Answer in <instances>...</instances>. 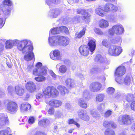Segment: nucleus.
Segmentation results:
<instances>
[{
  "mask_svg": "<svg viewBox=\"0 0 135 135\" xmlns=\"http://www.w3.org/2000/svg\"><path fill=\"white\" fill-rule=\"evenodd\" d=\"M30 44V41L25 40L21 42L18 46V49L19 50L21 51L22 53H26L24 59L27 61L33 59L34 60L35 59L34 54L32 52L33 47Z\"/></svg>",
  "mask_w": 135,
  "mask_h": 135,
  "instance_id": "f257e3e1",
  "label": "nucleus"
},
{
  "mask_svg": "<svg viewBox=\"0 0 135 135\" xmlns=\"http://www.w3.org/2000/svg\"><path fill=\"white\" fill-rule=\"evenodd\" d=\"M69 39L67 37L58 36H50L48 39L49 45L51 46L57 45L66 46L69 43Z\"/></svg>",
  "mask_w": 135,
  "mask_h": 135,
  "instance_id": "f03ea898",
  "label": "nucleus"
},
{
  "mask_svg": "<svg viewBox=\"0 0 135 135\" xmlns=\"http://www.w3.org/2000/svg\"><path fill=\"white\" fill-rule=\"evenodd\" d=\"M43 93L46 98L56 97L59 94L57 89L52 86H49L43 89Z\"/></svg>",
  "mask_w": 135,
  "mask_h": 135,
  "instance_id": "7ed1b4c3",
  "label": "nucleus"
},
{
  "mask_svg": "<svg viewBox=\"0 0 135 135\" xmlns=\"http://www.w3.org/2000/svg\"><path fill=\"white\" fill-rule=\"evenodd\" d=\"M122 51L121 47L115 45H111L108 46V54L112 56H117L119 55Z\"/></svg>",
  "mask_w": 135,
  "mask_h": 135,
  "instance_id": "20e7f679",
  "label": "nucleus"
},
{
  "mask_svg": "<svg viewBox=\"0 0 135 135\" xmlns=\"http://www.w3.org/2000/svg\"><path fill=\"white\" fill-rule=\"evenodd\" d=\"M126 72L125 67L123 66L118 67L116 70L115 76L116 81L119 84H122L123 80H121V76L124 75Z\"/></svg>",
  "mask_w": 135,
  "mask_h": 135,
  "instance_id": "39448f33",
  "label": "nucleus"
},
{
  "mask_svg": "<svg viewBox=\"0 0 135 135\" xmlns=\"http://www.w3.org/2000/svg\"><path fill=\"white\" fill-rule=\"evenodd\" d=\"M124 31V29L123 26L120 24H119L114 25L112 28L110 29L109 33L112 35L114 34L119 35L123 33Z\"/></svg>",
  "mask_w": 135,
  "mask_h": 135,
  "instance_id": "423d86ee",
  "label": "nucleus"
},
{
  "mask_svg": "<svg viewBox=\"0 0 135 135\" xmlns=\"http://www.w3.org/2000/svg\"><path fill=\"white\" fill-rule=\"evenodd\" d=\"M132 119L128 115H124L119 116L118 119V122L121 124L128 125L131 124Z\"/></svg>",
  "mask_w": 135,
  "mask_h": 135,
  "instance_id": "0eeeda50",
  "label": "nucleus"
},
{
  "mask_svg": "<svg viewBox=\"0 0 135 135\" xmlns=\"http://www.w3.org/2000/svg\"><path fill=\"white\" fill-rule=\"evenodd\" d=\"M5 103H7V107L8 110L12 112L17 111L18 107L16 103L8 100H5Z\"/></svg>",
  "mask_w": 135,
  "mask_h": 135,
  "instance_id": "6e6552de",
  "label": "nucleus"
},
{
  "mask_svg": "<svg viewBox=\"0 0 135 135\" xmlns=\"http://www.w3.org/2000/svg\"><path fill=\"white\" fill-rule=\"evenodd\" d=\"M77 12L78 14L84 15L83 19L85 22L88 23L89 22L90 15L85 10L81 9H78L77 10Z\"/></svg>",
  "mask_w": 135,
  "mask_h": 135,
  "instance_id": "1a4fd4ad",
  "label": "nucleus"
},
{
  "mask_svg": "<svg viewBox=\"0 0 135 135\" xmlns=\"http://www.w3.org/2000/svg\"><path fill=\"white\" fill-rule=\"evenodd\" d=\"M117 6L110 3L106 4L104 7V10L105 12H114L117 11Z\"/></svg>",
  "mask_w": 135,
  "mask_h": 135,
  "instance_id": "9d476101",
  "label": "nucleus"
},
{
  "mask_svg": "<svg viewBox=\"0 0 135 135\" xmlns=\"http://www.w3.org/2000/svg\"><path fill=\"white\" fill-rule=\"evenodd\" d=\"M9 123V120L7 115L1 113L0 115V129Z\"/></svg>",
  "mask_w": 135,
  "mask_h": 135,
  "instance_id": "9b49d317",
  "label": "nucleus"
},
{
  "mask_svg": "<svg viewBox=\"0 0 135 135\" xmlns=\"http://www.w3.org/2000/svg\"><path fill=\"white\" fill-rule=\"evenodd\" d=\"M23 40L20 41L18 40H7L6 42V49H10L13 47V46L18 44L17 47L18 46L21 44V42L23 41Z\"/></svg>",
  "mask_w": 135,
  "mask_h": 135,
  "instance_id": "f8f14e48",
  "label": "nucleus"
},
{
  "mask_svg": "<svg viewBox=\"0 0 135 135\" xmlns=\"http://www.w3.org/2000/svg\"><path fill=\"white\" fill-rule=\"evenodd\" d=\"M47 68L46 67H43L41 69L39 68H36L33 71V74L34 75L37 76L40 75H46L47 74Z\"/></svg>",
  "mask_w": 135,
  "mask_h": 135,
  "instance_id": "ddd939ff",
  "label": "nucleus"
},
{
  "mask_svg": "<svg viewBox=\"0 0 135 135\" xmlns=\"http://www.w3.org/2000/svg\"><path fill=\"white\" fill-rule=\"evenodd\" d=\"M101 87L102 85L100 84L98 82H95L90 84V88L91 91L95 92L100 90Z\"/></svg>",
  "mask_w": 135,
  "mask_h": 135,
  "instance_id": "4468645a",
  "label": "nucleus"
},
{
  "mask_svg": "<svg viewBox=\"0 0 135 135\" xmlns=\"http://www.w3.org/2000/svg\"><path fill=\"white\" fill-rule=\"evenodd\" d=\"M60 13V11L57 9L50 10L48 13V16L51 18H55L59 15Z\"/></svg>",
  "mask_w": 135,
  "mask_h": 135,
  "instance_id": "2eb2a0df",
  "label": "nucleus"
},
{
  "mask_svg": "<svg viewBox=\"0 0 135 135\" xmlns=\"http://www.w3.org/2000/svg\"><path fill=\"white\" fill-rule=\"evenodd\" d=\"M78 117L81 119L85 121L89 120L90 117L89 116L82 110H79L78 112Z\"/></svg>",
  "mask_w": 135,
  "mask_h": 135,
  "instance_id": "dca6fc26",
  "label": "nucleus"
},
{
  "mask_svg": "<svg viewBox=\"0 0 135 135\" xmlns=\"http://www.w3.org/2000/svg\"><path fill=\"white\" fill-rule=\"evenodd\" d=\"M49 104L51 107L54 108H57L61 105L62 102L60 100L56 99H52L49 102Z\"/></svg>",
  "mask_w": 135,
  "mask_h": 135,
  "instance_id": "f3484780",
  "label": "nucleus"
},
{
  "mask_svg": "<svg viewBox=\"0 0 135 135\" xmlns=\"http://www.w3.org/2000/svg\"><path fill=\"white\" fill-rule=\"evenodd\" d=\"M26 87L27 90L31 92L34 91L36 89V85L32 81L27 82L26 84Z\"/></svg>",
  "mask_w": 135,
  "mask_h": 135,
  "instance_id": "a211bd4d",
  "label": "nucleus"
},
{
  "mask_svg": "<svg viewBox=\"0 0 135 135\" xmlns=\"http://www.w3.org/2000/svg\"><path fill=\"white\" fill-rule=\"evenodd\" d=\"M80 53L84 56H87L89 54V49L86 45H82L79 48Z\"/></svg>",
  "mask_w": 135,
  "mask_h": 135,
  "instance_id": "6ab92c4d",
  "label": "nucleus"
},
{
  "mask_svg": "<svg viewBox=\"0 0 135 135\" xmlns=\"http://www.w3.org/2000/svg\"><path fill=\"white\" fill-rule=\"evenodd\" d=\"M53 56L50 55V57L52 60H60L61 59V56L60 55V51L57 50H54L53 53Z\"/></svg>",
  "mask_w": 135,
  "mask_h": 135,
  "instance_id": "aec40b11",
  "label": "nucleus"
},
{
  "mask_svg": "<svg viewBox=\"0 0 135 135\" xmlns=\"http://www.w3.org/2000/svg\"><path fill=\"white\" fill-rule=\"evenodd\" d=\"M57 88L60 91L61 94L62 96H64L69 91L66 87L64 86L59 85L57 87Z\"/></svg>",
  "mask_w": 135,
  "mask_h": 135,
  "instance_id": "412c9836",
  "label": "nucleus"
},
{
  "mask_svg": "<svg viewBox=\"0 0 135 135\" xmlns=\"http://www.w3.org/2000/svg\"><path fill=\"white\" fill-rule=\"evenodd\" d=\"M98 25L101 28H105L109 26V23L107 21L104 19H102L99 21Z\"/></svg>",
  "mask_w": 135,
  "mask_h": 135,
  "instance_id": "4be33fe9",
  "label": "nucleus"
},
{
  "mask_svg": "<svg viewBox=\"0 0 135 135\" xmlns=\"http://www.w3.org/2000/svg\"><path fill=\"white\" fill-rule=\"evenodd\" d=\"M103 125L106 128L112 127L114 128L116 127V124L112 121H105L103 122Z\"/></svg>",
  "mask_w": 135,
  "mask_h": 135,
  "instance_id": "5701e85b",
  "label": "nucleus"
},
{
  "mask_svg": "<svg viewBox=\"0 0 135 135\" xmlns=\"http://www.w3.org/2000/svg\"><path fill=\"white\" fill-rule=\"evenodd\" d=\"M31 107V105L27 103H22L21 104L20 109L22 112L30 109Z\"/></svg>",
  "mask_w": 135,
  "mask_h": 135,
  "instance_id": "b1692460",
  "label": "nucleus"
},
{
  "mask_svg": "<svg viewBox=\"0 0 135 135\" xmlns=\"http://www.w3.org/2000/svg\"><path fill=\"white\" fill-rule=\"evenodd\" d=\"M90 115L92 117L97 119H98L100 118V115L98 113L97 111L93 109H91L90 110Z\"/></svg>",
  "mask_w": 135,
  "mask_h": 135,
  "instance_id": "393cba45",
  "label": "nucleus"
},
{
  "mask_svg": "<svg viewBox=\"0 0 135 135\" xmlns=\"http://www.w3.org/2000/svg\"><path fill=\"white\" fill-rule=\"evenodd\" d=\"M89 49L91 52H93L95 50L96 45L95 40L94 39L90 40L88 43Z\"/></svg>",
  "mask_w": 135,
  "mask_h": 135,
  "instance_id": "a878e982",
  "label": "nucleus"
},
{
  "mask_svg": "<svg viewBox=\"0 0 135 135\" xmlns=\"http://www.w3.org/2000/svg\"><path fill=\"white\" fill-rule=\"evenodd\" d=\"M15 90L16 94L19 96L22 95L24 93V90L23 89L18 86H15Z\"/></svg>",
  "mask_w": 135,
  "mask_h": 135,
  "instance_id": "bb28decb",
  "label": "nucleus"
},
{
  "mask_svg": "<svg viewBox=\"0 0 135 135\" xmlns=\"http://www.w3.org/2000/svg\"><path fill=\"white\" fill-rule=\"evenodd\" d=\"M78 104L79 105L83 108L86 109L88 105L87 103L83 98H80L79 99Z\"/></svg>",
  "mask_w": 135,
  "mask_h": 135,
  "instance_id": "cd10ccee",
  "label": "nucleus"
},
{
  "mask_svg": "<svg viewBox=\"0 0 135 135\" xmlns=\"http://www.w3.org/2000/svg\"><path fill=\"white\" fill-rule=\"evenodd\" d=\"M86 30V28H84L83 30L80 32H76L75 35V37L79 38H81L84 35Z\"/></svg>",
  "mask_w": 135,
  "mask_h": 135,
  "instance_id": "c85d7f7f",
  "label": "nucleus"
},
{
  "mask_svg": "<svg viewBox=\"0 0 135 135\" xmlns=\"http://www.w3.org/2000/svg\"><path fill=\"white\" fill-rule=\"evenodd\" d=\"M105 10L104 11L103 9L100 7L96 8L95 11L96 14L102 16H103L105 15Z\"/></svg>",
  "mask_w": 135,
  "mask_h": 135,
  "instance_id": "c756f323",
  "label": "nucleus"
},
{
  "mask_svg": "<svg viewBox=\"0 0 135 135\" xmlns=\"http://www.w3.org/2000/svg\"><path fill=\"white\" fill-rule=\"evenodd\" d=\"M61 32L60 27L55 28H53L49 32V34L50 35L51 33V34H57L60 33Z\"/></svg>",
  "mask_w": 135,
  "mask_h": 135,
  "instance_id": "7c9ffc66",
  "label": "nucleus"
},
{
  "mask_svg": "<svg viewBox=\"0 0 135 135\" xmlns=\"http://www.w3.org/2000/svg\"><path fill=\"white\" fill-rule=\"evenodd\" d=\"M50 123L49 120L47 119H42L38 122V124L41 126H46L48 125Z\"/></svg>",
  "mask_w": 135,
  "mask_h": 135,
  "instance_id": "2f4dec72",
  "label": "nucleus"
},
{
  "mask_svg": "<svg viewBox=\"0 0 135 135\" xmlns=\"http://www.w3.org/2000/svg\"><path fill=\"white\" fill-rule=\"evenodd\" d=\"M5 5L3 4L0 5V9L3 10L4 13L6 16L9 15L10 13V11L9 9V8L8 7L7 8L4 9V7H5Z\"/></svg>",
  "mask_w": 135,
  "mask_h": 135,
  "instance_id": "473e14b6",
  "label": "nucleus"
},
{
  "mask_svg": "<svg viewBox=\"0 0 135 135\" xmlns=\"http://www.w3.org/2000/svg\"><path fill=\"white\" fill-rule=\"evenodd\" d=\"M132 79V78L131 75H127L124 78V81L121 79V80H123V82L122 84L124 83L126 85L129 84L130 83Z\"/></svg>",
  "mask_w": 135,
  "mask_h": 135,
  "instance_id": "72a5a7b5",
  "label": "nucleus"
},
{
  "mask_svg": "<svg viewBox=\"0 0 135 135\" xmlns=\"http://www.w3.org/2000/svg\"><path fill=\"white\" fill-rule=\"evenodd\" d=\"M105 96L102 94H100L97 95L95 98L97 102H101L103 101Z\"/></svg>",
  "mask_w": 135,
  "mask_h": 135,
  "instance_id": "f704fd0d",
  "label": "nucleus"
},
{
  "mask_svg": "<svg viewBox=\"0 0 135 135\" xmlns=\"http://www.w3.org/2000/svg\"><path fill=\"white\" fill-rule=\"evenodd\" d=\"M66 84L68 87L70 88L74 86V83L73 80L70 78H68L66 81Z\"/></svg>",
  "mask_w": 135,
  "mask_h": 135,
  "instance_id": "c9c22d12",
  "label": "nucleus"
},
{
  "mask_svg": "<svg viewBox=\"0 0 135 135\" xmlns=\"http://www.w3.org/2000/svg\"><path fill=\"white\" fill-rule=\"evenodd\" d=\"M60 2L59 0H46V2L47 4L49 6H52L54 4H59Z\"/></svg>",
  "mask_w": 135,
  "mask_h": 135,
  "instance_id": "e433bc0d",
  "label": "nucleus"
},
{
  "mask_svg": "<svg viewBox=\"0 0 135 135\" xmlns=\"http://www.w3.org/2000/svg\"><path fill=\"white\" fill-rule=\"evenodd\" d=\"M105 108V104L101 103L99 105L97 108L98 110L101 113H103Z\"/></svg>",
  "mask_w": 135,
  "mask_h": 135,
  "instance_id": "4c0bfd02",
  "label": "nucleus"
},
{
  "mask_svg": "<svg viewBox=\"0 0 135 135\" xmlns=\"http://www.w3.org/2000/svg\"><path fill=\"white\" fill-rule=\"evenodd\" d=\"M67 70V68L65 65L60 66L59 68V72L62 74L65 73L66 72Z\"/></svg>",
  "mask_w": 135,
  "mask_h": 135,
  "instance_id": "58836bf2",
  "label": "nucleus"
},
{
  "mask_svg": "<svg viewBox=\"0 0 135 135\" xmlns=\"http://www.w3.org/2000/svg\"><path fill=\"white\" fill-rule=\"evenodd\" d=\"M82 97L83 99L86 100H88L89 99V93L87 90H85L83 94Z\"/></svg>",
  "mask_w": 135,
  "mask_h": 135,
  "instance_id": "ea45409f",
  "label": "nucleus"
},
{
  "mask_svg": "<svg viewBox=\"0 0 135 135\" xmlns=\"http://www.w3.org/2000/svg\"><path fill=\"white\" fill-rule=\"evenodd\" d=\"M68 122L69 124H74L78 128H79L80 126V124L73 119H69L68 120Z\"/></svg>",
  "mask_w": 135,
  "mask_h": 135,
  "instance_id": "a19ab883",
  "label": "nucleus"
},
{
  "mask_svg": "<svg viewBox=\"0 0 135 135\" xmlns=\"http://www.w3.org/2000/svg\"><path fill=\"white\" fill-rule=\"evenodd\" d=\"M105 135H115L114 131L112 130L107 129L104 132Z\"/></svg>",
  "mask_w": 135,
  "mask_h": 135,
  "instance_id": "79ce46f5",
  "label": "nucleus"
},
{
  "mask_svg": "<svg viewBox=\"0 0 135 135\" xmlns=\"http://www.w3.org/2000/svg\"><path fill=\"white\" fill-rule=\"evenodd\" d=\"M95 59L101 62H103L104 60V59L100 55H98L96 56Z\"/></svg>",
  "mask_w": 135,
  "mask_h": 135,
  "instance_id": "37998d69",
  "label": "nucleus"
},
{
  "mask_svg": "<svg viewBox=\"0 0 135 135\" xmlns=\"http://www.w3.org/2000/svg\"><path fill=\"white\" fill-rule=\"evenodd\" d=\"M34 79L37 81L41 82L44 80L45 79V78L44 76H41L36 77Z\"/></svg>",
  "mask_w": 135,
  "mask_h": 135,
  "instance_id": "c03bdc74",
  "label": "nucleus"
},
{
  "mask_svg": "<svg viewBox=\"0 0 135 135\" xmlns=\"http://www.w3.org/2000/svg\"><path fill=\"white\" fill-rule=\"evenodd\" d=\"M3 4L5 5L11 6L12 4V1L11 0H4L3 2Z\"/></svg>",
  "mask_w": 135,
  "mask_h": 135,
  "instance_id": "a18cd8bd",
  "label": "nucleus"
},
{
  "mask_svg": "<svg viewBox=\"0 0 135 135\" xmlns=\"http://www.w3.org/2000/svg\"><path fill=\"white\" fill-rule=\"evenodd\" d=\"M35 120V118L33 116H31L29 118L28 122L30 124H32L34 123Z\"/></svg>",
  "mask_w": 135,
  "mask_h": 135,
  "instance_id": "49530a36",
  "label": "nucleus"
},
{
  "mask_svg": "<svg viewBox=\"0 0 135 135\" xmlns=\"http://www.w3.org/2000/svg\"><path fill=\"white\" fill-rule=\"evenodd\" d=\"M60 28L61 30V32L62 31H63L64 32L67 34H69V31L68 28L63 26L60 27Z\"/></svg>",
  "mask_w": 135,
  "mask_h": 135,
  "instance_id": "de8ad7c7",
  "label": "nucleus"
},
{
  "mask_svg": "<svg viewBox=\"0 0 135 135\" xmlns=\"http://www.w3.org/2000/svg\"><path fill=\"white\" fill-rule=\"evenodd\" d=\"M14 89L12 86H9L7 88V90L9 94L12 95L14 91Z\"/></svg>",
  "mask_w": 135,
  "mask_h": 135,
  "instance_id": "09e8293b",
  "label": "nucleus"
},
{
  "mask_svg": "<svg viewBox=\"0 0 135 135\" xmlns=\"http://www.w3.org/2000/svg\"><path fill=\"white\" fill-rule=\"evenodd\" d=\"M94 31L96 34L99 35H102L103 34V32L99 28H95L94 29Z\"/></svg>",
  "mask_w": 135,
  "mask_h": 135,
  "instance_id": "8fccbe9b",
  "label": "nucleus"
},
{
  "mask_svg": "<svg viewBox=\"0 0 135 135\" xmlns=\"http://www.w3.org/2000/svg\"><path fill=\"white\" fill-rule=\"evenodd\" d=\"M134 98L133 95L131 94H128L127 96V100L129 102L133 100Z\"/></svg>",
  "mask_w": 135,
  "mask_h": 135,
  "instance_id": "3c124183",
  "label": "nucleus"
},
{
  "mask_svg": "<svg viewBox=\"0 0 135 135\" xmlns=\"http://www.w3.org/2000/svg\"><path fill=\"white\" fill-rule=\"evenodd\" d=\"M115 89L114 88L112 87H110L108 88L107 90V92L109 94H112L114 92Z\"/></svg>",
  "mask_w": 135,
  "mask_h": 135,
  "instance_id": "603ef678",
  "label": "nucleus"
},
{
  "mask_svg": "<svg viewBox=\"0 0 135 135\" xmlns=\"http://www.w3.org/2000/svg\"><path fill=\"white\" fill-rule=\"evenodd\" d=\"M33 68V64L28 65L26 70L28 72H31Z\"/></svg>",
  "mask_w": 135,
  "mask_h": 135,
  "instance_id": "864d4df0",
  "label": "nucleus"
},
{
  "mask_svg": "<svg viewBox=\"0 0 135 135\" xmlns=\"http://www.w3.org/2000/svg\"><path fill=\"white\" fill-rule=\"evenodd\" d=\"M4 41L3 40H0V55L2 53V51L3 49V44L4 43Z\"/></svg>",
  "mask_w": 135,
  "mask_h": 135,
  "instance_id": "5fc2aeb1",
  "label": "nucleus"
},
{
  "mask_svg": "<svg viewBox=\"0 0 135 135\" xmlns=\"http://www.w3.org/2000/svg\"><path fill=\"white\" fill-rule=\"evenodd\" d=\"M9 131L7 130H4L0 131V135H8Z\"/></svg>",
  "mask_w": 135,
  "mask_h": 135,
  "instance_id": "6e6d98bb",
  "label": "nucleus"
},
{
  "mask_svg": "<svg viewBox=\"0 0 135 135\" xmlns=\"http://www.w3.org/2000/svg\"><path fill=\"white\" fill-rule=\"evenodd\" d=\"M112 111L109 110L107 111L105 113L104 116L106 117H108L110 116L112 113Z\"/></svg>",
  "mask_w": 135,
  "mask_h": 135,
  "instance_id": "4d7b16f0",
  "label": "nucleus"
},
{
  "mask_svg": "<svg viewBox=\"0 0 135 135\" xmlns=\"http://www.w3.org/2000/svg\"><path fill=\"white\" fill-rule=\"evenodd\" d=\"M62 115L61 112L59 110L56 111L55 113V116L56 117L59 118L61 117Z\"/></svg>",
  "mask_w": 135,
  "mask_h": 135,
  "instance_id": "13d9d810",
  "label": "nucleus"
},
{
  "mask_svg": "<svg viewBox=\"0 0 135 135\" xmlns=\"http://www.w3.org/2000/svg\"><path fill=\"white\" fill-rule=\"evenodd\" d=\"M102 44L106 47H107L108 46L109 43L108 41L106 40H103L102 42Z\"/></svg>",
  "mask_w": 135,
  "mask_h": 135,
  "instance_id": "bf43d9fd",
  "label": "nucleus"
},
{
  "mask_svg": "<svg viewBox=\"0 0 135 135\" xmlns=\"http://www.w3.org/2000/svg\"><path fill=\"white\" fill-rule=\"evenodd\" d=\"M55 109L53 108H51L49 109L48 111V113L50 115H53L54 114Z\"/></svg>",
  "mask_w": 135,
  "mask_h": 135,
  "instance_id": "052dcab7",
  "label": "nucleus"
},
{
  "mask_svg": "<svg viewBox=\"0 0 135 135\" xmlns=\"http://www.w3.org/2000/svg\"><path fill=\"white\" fill-rule=\"evenodd\" d=\"M98 69L97 68H92L90 71V73L93 74L96 73Z\"/></svg>",
  "mask_w": 135,
  "mask_h": 135,
  "instance_id": "680f3d73",
  "label": "nucleus"
},
{
  "mask_svg": "<svg viewBox=\"0 0 135 135\" xmlns=\"http://www.w3.org/2000/svg\"><path fill=\"white\" fill-rule=\"evenodd\" d=\"M131 109L134 111H135V101H133L131 105Z\"/></svg>",
  "mask_w": 135,
  "mask_h": 135,
  "instance_id": "e2e57ef3",
  "label": "nucleus"
},
{
  "mask_svg": "<svg viewBox=\"0 0 135 135\" xmlns=\"http://www.w3.org/2000/svg\"><path fill=\"white\" fill-rule=\"evenodd\" d=\"M43 94L42 93H39L36 95V98L37 99H39L43 97Z\"/></svg>",
  "mask_w": 135,
  "mask_h": 135,
  "instance_id": "0e129e2a",
  "label": "nucleus"
},
{
  "mask_svg": "<svg viewBox=\"0 0 135 135\" xmlns=\"http://www.w3.org/2000/svg\"><path fill=\"white\" fill-rule=\"evenodd\" d=\"M49 73L50 75L53 78L55 79L56 78L57 75L52 71H50Z\"/></svg>",
  "mask_w": 135,
  "mask_h": 135,
  "instance_id": "69168bd1",
  "label": "nucleus"
},
{
  "mask_svg": "<svg viewBox=\"0 0 135 135\" xmlns=\"http://www.w3.org/2000/svg\"><path fill=\"white\" fill-rule=\"evenodd\" d=\"M66 109L68 110H71L72 109L71 105L69 103H67L66 104Z\"/></svg>",
  "mask_w": 135,
  "mask_h": 135,
  "instance_id": "338daca9",
  "label": "nucleus"
},
{
  "mask_svg": "<svg viewBox=\"0 0 135 135\" xmlns=\"http://www.w3.org/2000/svg\"><path fill=\"white\" fill-rule=\"evenodd\" d=\"M34 135H46V134L43 132L38 131L36 132Z\"/></svg>",
  "mask_w": 135,
  "mask_h": 135,
  "instance_id": "774afa93",
  "label": "nucleus"
}]
</instances>
